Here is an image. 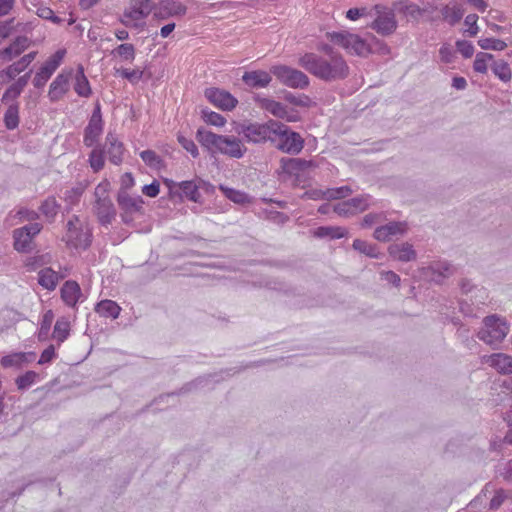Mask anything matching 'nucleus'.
Returning <instances> with one entry per match:
<instances>
[{"instance_id": "obj_1", "label": "nucleus", "mask_w": 512, "mask_h": 512, "mask_svg": "<svg viewBox=\"0 0 512 512\" xmlns=\"http://www.w3.org/2000/svg\"><path fill=\"white\" fill-rule=\"evenodd\" d=\"M298 64L319 80L332 83L346 79L350 68L342 55L324 57L307 52L298 59Z\"/></svg>"}, {"instance_id": "obj_2", "label": "nucleus", "mask_w": 512, "mask_h": 512, "mask_svg": "<svg viewBox=\"0 0 512 512\" xmlns=\"http://www.w3.org/2000/svg\"><path fill=\"white\" fill-rule=\"evenodd\" d=\"M196 139L211 153H221L239 159L246 152L240 139L234 136L219 135L204 128L197 130Z\"/></svg>"}, {"instance_id": "obj_3", "label": "nucleus", "mask_w": 512, "mask_h": 512, "mask_svg": "<svg viewBox=\"0 0 512 512\" xmlns=\"http://www.w3.org/2000/svg\"><path fill=\"white\" fill-rule=\"evenodd\" d=\"M124 145L119 141L116 134L108 132L103 145H97L89 154V164L91 169L97 173L104 168L105 155L114 165H120L123 162Z\"/></svg>"}, {"instance_id": "obj_4", "label": "nucleus", "mask_w": 512, "mask_h": 512, "mask_svg": "<svg viewBox=\"0 0 512 512\" xmlns=\"http://www.w3.org/2000/svg\"><path fill=\"white\" fill-rule=\"evenodd\" d=\"M272 144L275 147L291 155H297L304 147V140L299 133L292 131L286 124L277 121L274 128Z\"/></svg>"}, {"instance_id": "obj_5", "label": "nucleus", "mask_w": 512, "mask_h": 512, "mask_svg": "<svg viewBox=\"0 0 512 512\" xmlns=\"http://www.w3.org/2000/svg\"><path fill=\"white\" fill-rule=\"evenodd\" d=\"M509 333V325L498 315H489L483 319V327L478 331V338L490 346L500 344Z\"/></svg>"}, {"instance_id": "obj_6", "label": "nucleus", "mask_w": 512, "mask_h": 512, "mask_svg": "<svg viewBox=\"0 0 512 512\" xmlns=\"http://www.w3.org/2000/svg\"><path fill=\"white\" fill-rule=\"evenodd\" d=\"M277 126L276 120H269L266 123H248L239 126L238 133L243 135L249 143L261 144L267 141H273L274 128Z\"/></svg>"}, {"instance_id": "obj_7", "label": "nucleus", "mask_w": 512, "mask_h": 512, "mask_svg": "<svg viewBox=\"0 0 512 512\" xmlns=\"http://www.w3.org/2000/svg\"><path fill=\"white\" fill-rule=\"evenodd\" d=\"M270 71L281 84L289 88L303 90L310 85L309 77L296 68L287 65H274Z\"/></svg>"}, {"instance_id": "obj_8", "label": "nucleus", "mask_w": 512, "mask_h": 512, "mask_svg": "<svg viewBox=\"0 0 512 512\" xmlns=\"http://www.w3.org/2000/svg\"><path fill=\"white\" fill-rule=\"evenodd\" d=\"M326 36L332 43L341 46L350 54L365 56L369 53V47L366 42L356 34L348 31H334L328 32Z\"/></svg>"}, {"instance_id": "obj_9", "label": "nucleus", "mask_w": 512, "mask_h": 512, "mask_svg": "<svg viewBox=\"0 0 512 512\" xmlns=\"http://www.w3.org/2000/svg\"><path fill=\"white\" fill-rule=\"evenodd\" d=\"M108 187V182H102L97 185L94 193L96 197L94 211L102 225L110 224L116 216L115 207L107 195Z\"/></svg>"}, {"instance_id": "obj_10", "label": "nucleus", "mask_w": 512, "mask_h": 512, "mask_svg": "<svg viewBox=\"0 0 512 512\" xmlns=\"http://www.w3.org/2000/svg\"><path fill=\"white\" fill-rule=\"evenodd\" d=\"M153 8L152 0H131V6L123 12L120 22L126 27L139 28L138 22L148 17Z\"/></svg>"}, {"instance_id": "obj_11", "label": "nucleus", "mask_w": 512, "mask_h": 512, "mask_svg": "<svg viewBox=\"0 0 512 512\" xmlns=\"http://www.w3.org/2000/svg\"><path fill=\"white\" fill-rule=\"evenodd\" d=\"M104 122L102 119L101 106L97 102L95 104L88 125L84 129L83 143L86 147H95L99 142L103 133Z\"/></svg>"}, {"instance_id": "obj_12", "label": "nucleus", "mask_w": 512, "mask_h": 512, "mask_svg": "<svg viewBox=\"0 0 512 512\" xmlns=\"http://www.w3.org/2000/svg\"><path fill=\"white\" fill-rule=\"evenodd\" d=\"M377 17L371 24V28L383 36L391 35L397 28L395 13L381 5L375 6Z\"/></svg>"}, {"instance_id": "obj_13", "label": "nucleus", "mask_w": 512, "mask_h": 512, "mask_svg": "<svg viewBox=\"0 0 512 512\" xmlns=\"http://www.w3.org/2000/svg\"><path fill=\"white\" fill-rule=\"evenodd\" d=\"M78 218L74 216L67 223L66 242L76 249H87L91 245V233L88 229L82 230L77 227Z\"/></svg>"}, {"instance_id": "obj_14", "label": "nucleus", "mask_w": 512, "mask_h": 512, "mask_svg": "<svg viewBox=\"0 0 512 512\" xmlns=\"http://www.w3.org/2000/svg\"><path fill=\"white\" fill-rule=\"evenodd\" d=\"M204 96L212 105L223 111H231L238 104V100L231 93L216 87L205 89Z\"/></svg>"}, {"instance_id": "obj_15", "label": "nucleus", "mask_w": 512, "mask_h": 512, "mask_svg": "<svg viewBox=\"0 0 512 512\" xmlns=\"http://www.w3.org/2000/svg\"><path fill=\"white\" fill-rule=\"evenodd\" d=\"M153 10V17L159 21L170 17H183L187 13V7L176 0H160L158 4H154Z\"/></svg>"}, {"instance_id": "obj_16", "label": "nucleus", "mask_w": 512, "mask_h": 512, "mask_svg": "<svg viewBox=\"0 0 512 512\" xmlns=\"http://www.w3.org/2000/svg\"><path fill=\"white\" fill-rule=\"evenodd\" d=\"M42 229L39 223H30L24 227L14 230V248L18 252H28L31 249L32 239Z\"/></svg>"}, {"instance_id": "obj_17", "label": "nucleus", "mask_w": 512, "mask_h": 512, "mask_svg": "<svg viewBox=\"0 0 512 512\" xmlns=\"http://www.w3.org/2000/svg\"><path fill=\"white\" fill-rule=\"evenodd\" d=\"M407 231V226L404 222H389L386 225L379 226L374 231V238L378 241L387 242L394 236L404 235Z\"/></svg>"}, {"instance_id": "obj_18", "label": "nucleus", "mask_w": 512, "mask_h": 512, "mask_svg": "<svg viewBox=\"0 0 512 512\" xmlns=\"http://www.w3.org/2000/svg\"><path fill=\"white\" fill-rule=\"evenodd\" d=\"M483 360L489 364L498 373L506 375L512 374V356L504 353H493L484 356Z\"/></svg>"}, {"instance_id": "obj_19", "label": "nucleus", "mask_w": 512, "mask_h": 512, "mask_svg": "<svg viewBox=\"0 0 512 512\" xmlns=\"http://www.w3.org/2000/svg\"><path fill=\"white\" fill-rule=\"evenodd\" d=\"M31 43L27 36H18L8 47L0 50V57L6 61H11L28 49Z\"/></svg>"}, {"instance_id": "obj_20", "label": "nucleus", "mask_w": 512, "mask_h": 512, "mask_svg": "<svg viewBox=\"0 0 512 512\" xmlns=\"http://www.w3.org/2000/svg\"><path fill=\"white\" fill-rule=\"evenodd\" d=\"M388 253L394 260L401 262H410L417 258L413 245L408 242L391 244Z\"/></svg>"}, {"instance_id": "obj_21", "label": "nucleus", "mask_w": 512, "mask_h": 512, "mask_svg": "<svg viewBox=\"0 0 512 512\" xmlns=\"http://www.w3.org/2000/svg\"><path fill=\"white\" fill-rule=\"evenodd\" d=\"M242 81L250 88H265L271 81L270 73L264 70L247 71L242 76Z\"/></svg>"}, {"instance_id": "obj_22", "label": "nucleus", "mask_w": 512, "mask_h": 512, "mask_svg": "<svg viewBox=\"0 0 512 512\" xmlns=\"http://www.w3.org/2000/svg\"><path fill=\"white\" fill-rule=\"evenodd\" d=\"M70 73H60L50 84L48 96L52 102L60 100L69 90Z\"/></svg>"}, {"instance_id": "obj_23", "label": "nucleus", "mask_w": 512, "mask_h": 512, "mask_svg": "<svg viewBox=\"0 0 512 512\" xmlns=\"http://www.w3.org/2000/svg\"><path fill=\"white\" fill-rule=\"evenodd\" d=\"M37 51H32L23 57H21L17 62L9 65L6 69H4L0 76H6L9 80H13L18 74L23 72L36 58Z\"/></svg>"}, {"instance_id": "obj_24", "label": "nucleus", "mask_w": 512, "mask_h": 512, "mask_svg": "<svg viewBox=\"0 0 512 512\" xmlns=\"http://www.w3.org/2000/svg\"><path fill=\"white\" fill-rule=\"evenodd\" d=\"M82 291L76 281H66L61 288V298L69 307H75L82 297Z\"/></svg>"}, {"instance_id": "obj_25", "label": "nucleus", "mask_w": 512, "mask_h": 512, "mask_svg": "<svg viewBox=\"0 0 512 512\" xmlns=\"http://www.w3.org/2000/svg\"><path fill=\"white\" fill-rule=\"evenodd\" d=\"M447 271V264H433L422 269V276L427 281L442 284L446 278Z\"/></svg>"}, {"instance_id": "obj_26", "label": "nucleus", "mask_w": 512, "mask_h": 512, "mask_svg": "<svg viewBox=\"0 0 512 512\" xmlns=\"http://www.w3.org/2000/svg\"><path fill=\"white\" fill-rule=\"evenodd\" d=\"M120 208L126 213H134L142 208L143 201L140 197H131L127 191L119 190L117 197Z\"/></svg>"}, {"instance_id": "obj_27", "label": "nucleus", "mask_w": 512, "mask_h": 512, "mask_svg": "<svg viewBox=\"0 0 512 512\" xmlns=\"http://www.w3.org/2000/svg\"><path fill=\"white\" fill-rule=\"evenodd\" d=\"M281 165L286 173L290 175H298L299 172L311 167L312 162L301 158H282Z\"/></svg>"}, {"instance_id": "obj_28", "label": "nucleus", "mask_w": 512, "mask_h": 512, "mask_svg": "<svg viewBox=\"0 0 512 512\" xmlns=\"http://www.w3.org/2000/svg\"><path fill=\"white\" fill-rule=\"evenodd\" d=\"M259 102L263 109L270 112L275 117L286 119L288 121H294V119L287 115V108L282 103L269 98L259 99Z\"/></svg>"}, {"instance_id": "obj_29", "label": "nucleus", "mask_w": 512, "mask_h": 512, "mask_svg": "<svg viewBox=\"0 0 512 512\" xmlns=\"http://www.w3.org/2000/svg\"><path fill=\"white\" fill-rule=\"evenodd\" d=\"M95 311L102 317L117 319L121 312V307L113 300L105 299L100 301Z\"/></svg>"}, {"instance_id": "obj_30", "label": "nucleus", "mask_w": 512, "mask_h": 512, "mask_svg": "<svg viewBox=\"0 0 512 512\" xmlns=\"http://www.w3.org/2000/svg\"><path fill=\"white\" fill-rule=\"evenodd\" d=\"M74 90L81 97H89L92 92L82 65H79L76 71Z\"/></svg>"}, {"instance_id": "obj_31", "label": "nucleus", "mask_w": 512, "mask_h": 512, "mask_svg": "<svg viewBox=\"0 0 512 512\" xmlns=\"http://www.w3.org/2000/svg\"><path fill=\"white\" fill-rule=\"evenodd\" d=\"M59 275L51 268H44L38 273V283L47 290H54L58 284Z\"/></svg>"}, {"instance_id": "obj_32", "label": "nucleus", "mask_w": 512, "mask_h": 512, "mask_svg": "<svg viewBox=\"0 0 512 512\" xmlns=\"http://www.w3.org/2000/svg\"><path fill=\"white\" fill-rule=\"evenodd\" d=\"M113 57H118L123 62L132 63L136 56L135 46L131 43L118 45L111 51Z\"/></svg>"}, {"instance_id": "obj_33", "label": "nucleus", "mask_w": 512, "mask_h": 512, "mask_svg": "<svg viewBox=\"0 0 512 512\" xmlns=\"http://www.w3.org/2000/svg\"><path fill=\"white\" fill-rule=\"evenodd\" d=\"M32 353L18 352L10 355H6L1 359V365L5 368L8 367H20L23 363L29 361Z\"/></svg>"}, {"instance_id": "obj_34", "label": "nucleus", "mask_w": 512, "mask_h": 512, "mask_svg": "<svg viewBox=\"0 0 512 512\" xmlns=\"http://www.w3.org/2000/svg\"><path fill=\"white\" fill-rule=\"evenodd\" d=\"M4 124L8 130H14L19 125V105L10 104L4 114Z\"/></svg>"}, {"instance_id": "obj_35", "label": "nucleus", "mask_w": 512, "mask_h": 512, "mask_svg": "<svg viewBox=\"0 0 512 512\" xmlns=\"http://www.w3.org/2000/svg\"><path fill=\"white\" fill-rule=\"evenodd\" d=\"M55 71L56 69L45 61V63L37 71L33 79V85L36 88H42Z\"/></svg>"}, {"instance_id": "obj_36", "label": "nucleus", "mask_w": 512, "mask_h": 512, "mask_svg": "<svg viewBox=\"0 0 512 512\" xmlns=\"http://www.w3.org/2000/svg\"><path fill=\"white\" fill-rule=\"evenodd\" d=\"M178 186L182 192V195L185 196L188 200L193 202L199 201L201 194L199 192V187L194 181H182L178 184Z\"/></svg>"}, {"instance_id": "obj_37", "label": "nucleus", "mask_w": 512, "mask_h": 512, "mask_svg": "<svg viewBox=\"0 0 512 512\" xmlns=\"http://www.w3.org/2000/svg\"><path fill=\"white\" fill-rule=\"evenodd\" d=\"M491 70L501 81L509 82L511 80V69L506 61H494L491 65Z\"/></svg>"}, {"instance_id": "obj_38", "label": "nucleus", "mask_w": 512, "mask_h": 512, "mask_svg": "<svg viewBox=\"0 0 512 512\" xmlns=\"http://www.w3.org/2000/svg\"><path fill=\"white\" fill-rule=\"evenodd\" d=\"M59 208L60 205L58 204L56 199L54 197H48L42 202L39 209L47 219L52 221L58 214Z\"/></svg>"}, {"instance_id": "obj_39", "label": "nucleus", "mask_w": 512, "mask_h": 512, "mask_svg": "<svg viewBox=\"0 0 512 512\" xmlns=\"http://www.w3.org/2000/svg\"><path fill=\"white\" fill-rule=\"evenodd\" d=\"M353 248L371 258H379V251L376 245L361 239H355Z\"/></svg>"}, {"instance_id": "obj_40", "label": "nucleus", "mask_w": 512, "mask_h": 512, "mask_svg": "<svg viewBox=\"0 0 512 512\" xmlns=\"http://www.w3.org/2000/svg\"><path fill=\"white\" fill-rule=\"evenodd\" d=\"M70 331L69 322L66 320H57L53 330V338L61 344L64 342L68 336Z\"/></svg>"}, {"instance_id": "obj_41", "label": "nucleus", "mask_w": 512, "mask_h": 512, "mask_svg": "<svg viewBox=\"0 0 512 512\" xmlns=\"http://www.w3.org/2000/svg\"><path fill=\"white\" fill-rule=\"evenodd\" d=\"M346 230L341 227H318L315 231L317 237H330L331 239H340L344 237Z\"/></svg>"}, {"instance_id": "obj_42", "label": "nucleus", "mask_w": 512, "mask_h": 512, "mask_svg": "<svg viewBox=\"0 0 512 512\" xmlns=\"http://www.w3.org/2000/svg\"><path fill=\"white\" fill-rule=\"evenodd\" d=\"M400 11L407 17L413 20L420 19L423 14L427 11L425 8H421L415 3H405L400 8Z\"/></svg>"}, {"instance_id": "obj_43", "label": "nucleus", "mask_w": 512, "mask_h": 512, "mask_svg": "<svg viewBox=\"0 0 512 512\" xmlns=\"http://www.w3.org/2000/svg\"><path fill=\"white\" fill-rule=\"evenodd\" d=\"M54 315L51 310L47 311L42 318L39 332H38V339L39 341H45L48 338L49 331L53 322Z\"/></svg>"}, {"instance_id": "obj_44", "label": "nucleus", "mask_w": 512, "mask_h": 512, "mask_svg": "<svg viewBox=\"0 0 512 512\" xmlns=\"http://www.w3.org/2000/svg\"><path fill=\"white\" fill-rule=\"evenodd\" d=\"M220 189L223 191L224 195L234 203L244 204L249 202V196L242 191L224 186H221Z\"/></svg>"}, {"instance_id": "obj_45", "label": "nucleus", "mask_w": 512, "mask_h": 512, "mask_svg": "<svg viewBox=\"0 0 512 512\" xmlns=\"http://www.w3.org/2000/svg\"><path fill=\"white\" fill-rule=\"evenodd\" d=\"M202 118L203 120L210 125L216 126V127H222L226 123V119L221 114L211 111L209 109H203L202 110Z\"/></svg>"}, {"instance_id": "obj_46", "label": "nucleus", "mask_w": 512, "mask_h": 512, "mask_svg": "<svg viewBox=\"0 0 512 512\" xmlns=\"http://www.w3.org/2000/svg\"><path fill=\"white\" fill-rule=\"evenodd\" d=\"M492 59L493 55L490 53H477L473 63V69L478 73H486L488 69V62Z\"/></svg>"}, {"instance_id": "obj_47", "label": "nucleus", "mask_w": 512, "mask_h": 512, "mask_svg": "<svg viewBox=\"0 0 512 512\" xmlns=\"http://www.w3.org/2000/svg\"><path fill=\"white\" fill-rule=\"evenodd\" d=\"M478 45L483 50L502 51L507 47V44L500 39L495 38H482L478 41Z\"/></svg>"}, {"instance_id": "obj_48", "label": "nucleus", "mask_w": 512, "mask_h": 512, "mask_svg": "<svg viewBox=\"0 0 512 512\" xmlns=\"http://www.w3.org/2000/svg\"><path fill=\"white\" fill-rule=\"evenodd\" d=\"M116 73L120 75L122 78L128 80L132 84H137L143 77V70L137 68L133 70H129L126 68L117 69Z\"/></svg>"}, {"instance_id": "obj_49", "label": "nucleus", "mask_w": 512, "mask_h": 512, "mask_svg": "<svg viewBox=\"0 0 512 512\" xmlns=\"http://www.w3.org/2000/svg\"><path fill=\"white\" fill-rule=\"evenodd\" d=\"M141 159L152 168H159L162 164L161 157L153 150H144L140 153Z\"/></svg>"}, {"instance_id": "obj_50", "label": "nucleus", "mask_w": 512, "mask_h": 512, "mask_svg": "<svg viewBox=\"0 0 512 512\" xmlns=\"http://www.w3.org/2000/svg\"><path fill=\"white\" fill-rule=\"evenodd\" d=\"M346 202L354 215L365 211L369 206L368 200L364 196L354 197L352 199L346 200Z\"/></svg>"}, {"instance_id": "obj_51", "label": "nucleus", "mask_w": 512, "mask_h": 512, "mask_svg": "<svg viewBox=\"0 0 512 512\" xmlns=\"http://www.w3.org/2000/svg\"><path fill=\"white\" fill-rule=\"evenodd\" d=\"M38 377V374L34 371H27L25 374L19 376L16 379V385L19 390H25L29 388Z\"/></svg>"}, {"instance_id": "obj_52", "label": "nucleus", "mask_w": 512, "mask_h": 512, "mask_svg": "<svg viewBox=\"0 0 512 512\" xmlns=\"http://www.w3.org/2000/svg\"><path fill=\"white\" fill-rule=\"evenodd\" d=\"M284 99L296 106L308 107L311 103V99L306 95H295L291 92H286Z\"/></svg>"}, {"instance_id": "obj_53", "label": "nucleus", "mask_w": 512, "mask_h": 512, "mask_svg": "<svg viewBox=\"0 0 512 512\" xmlns=\"http://www.w3.org/2000/svg\"><path fill=\"white\" fill-rule=\"evenodd\" d=\"M179 144L191 154L193 158H197L199 156V151L192 139L186 138L183 135H178L177 137Z\"/></svg>"}, {"instance_id": "obj_54", "label": "nucleus", "mask_w": 512, "mask_h": 512, "mask_svg": "<svg viewBox=\"0 0 512 512\" xmlns=\"http://www.w3.org/2000/svg\"><path fill=\"white\" fill-rule=\"evenodd\" d=\"M477 20L478 16L476 14H468L465 17L464 24L465 26H467L465 32L468 33V35L471 37L475 36L478 33Z\"/></svg>"}, {"instance_id": "obj_55", "label": "nucleus", "mask_w": 512, "mask_h": 512, "mask_svg": "<svg viewBox=\"0 0 512 512\" xmlns=\"http://www.w3.org/2000/svg\"><path fill=\"white\" fill-rule=\"evenodd\" d=\"M456 48L457 51L465 58H470L474 54V46L470 41H457Z\"/></svg>"}, {"instance_id": "obj_56", "label": "nucleus", "mask_w": 512, "mask_h": 512, "mask_svg": "<svg viewBox=\"0 0 512 512\" xmlns=\"http://www.w3.org/2000/svg\"><path fill=\"white\" fill-rule=\"evenodd\" d=\"M21 93L22 91L13 83L6 89V91L2 95L1 102L8 103L9 101H13L17 99Z\"/></svg>"}, {"instance_id": "obj_57", "label": "nucleus", "mask_w": 512, "mask_h": 512, "mask_svg": "<svg viewBox=\"0 0 512 512\" xmlns=\"http://www.w3.org/2000/svg\"><path fill=\"white\" fill-rule=\"evenodd\" d=\"M37 15L45 20H50L53 23H60L61 19L54 14V11L49 7H40L37 10Z\"/></svg>"}, {"instance_id": "obj_58", "label": "nucleus", "mask_w": 512, "mask_h": 512, "mask_svg": "<svg viewBox=\"0 0 512 512\" xmlns=\"http://www.w3.org/2000/svg\"><path fill=\"white\" fill-rule=\"evenodd\" d=\"M65 54H66L65 49H59L52 56H50L46 60V62L57 70V68L60 66L63 58L65 57Z\"/></svg>"}, {"instance_id": "obj_59", "label": "nucleus", "mask_w": 512, "mask_h": 512, "mask_svg": "<svg viewBox=\"0 0 512 512\" xmlns=\"http://www.w3.org/2000/svg\"><path fill=\"white\" fill-rule=\"evenodd\" d=\"M56 357L55 348L53 345L48 346L40 355L38 364H46L51 362Z\"/></svg>"}, {"instance_id": "obj_60", "label": "nucleus", "mask_w": 512, "mask_h": 512, "mask_svg": "<svg viewBox=\"0 0 512 512\" xmlns=\"http://www.w3.org/2000/svg\"><path fill=\"white\" fill-rule=\"evenodd\" d=\"M506 497L507 496H506L504 490H502V489L497 490L495 492V495L493 496V498L490 501V509L497 510L502 505V503L504 502Z\"/></svg>"}, {"instance_id": "obj_61", "label": "nucleus", "mask_w": 512, "mask_h": 512, "mask_svg": "<svg viewBox=\"0 0 512 512\" xmlns=\"http://www.w3.org/2000/svg\"><path fill=\"white\" fill-rule=\"evenodd\" d=\"M333 211L339 216L349 217L354 215L346 201H342L333 207Z\"/></svg>"}, {"instance_id": "obj_62", "label": "nucleus", "mask_w": 512, "mask_h": 512, "mask_svg": "<svg viewBox=\"0 0 512 512\" xmlns=\"http://www.w3.org/2000/svg\"><path fill=\"white\" fill-rule=\"evenodd\" d=\"M142 192L148 197H156L160 192V185L157 181H153L151 184L144 185Z\"/></svg>"}, {"instance_id": "obj_63", "label": "nucleus", "mask_w": 512, "mask_h": 512, "mask_svg": "<svg viewBox=\"0 0 512 512\" xmlns=\"http://www.w3.org/2000/svg\"><path fill=\"white\" fill-rule=\"evenodd\" d=\"M83 193L82 188H71L65 192V200L69 201L71 204H75L79 201L80 196Z\"/></svg>"}, {"instance_id": "obj_64", "label": "nucleus", "mask_w": 512, "mask_h": 512, "mask_svg": "<svg viewBox=\"0 0 512 512\" xmlns=\"http://www.w3.org/2000/svg\"><path fill=\"white\" fill-rule=\"evenodd\" d=\"M381 277L383 280L387 281L388 283H391L395 287L400 286L401 279L399 275L393 271H383L381 272Z\"/></svg>"}]
</instances>
